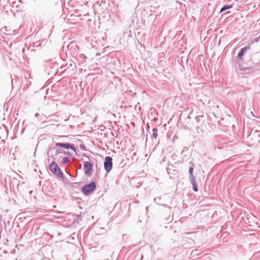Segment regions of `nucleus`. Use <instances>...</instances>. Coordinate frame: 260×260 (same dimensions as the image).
I'll list each match as a JSON object with an SVG mask.
<instances>
[{
	"instance_id": "obj_1",
	"label": "nucleus",
	"mask_w": 260,
	"mask_h": 260,
	"mask_svg": "<svg viewBox=\"0 0 260 260\" xmlns=\"http://www.w3.org/2000/svg\"><path fill=\"white\" fill-rule=\"evenodd\" d=\"M59 65L52 61H48L45 64V72L52 77L56 75L58 72Z\"/></svg>"
},
{
	"instance_id": "obj_2",
	"label": "nucleus",
	"mask_w": 260,
	"mask_h": 260,
	"mask_svg": "<svg viewBox=\"0 0 260 260\" xmlns=\"http://www.w3.org/2000/svg\"><path fill=\"white\" fill-rule=\"evenodd\" d=\"M51 154V157L54 159V156H56L58 154L62 153L64 155H68L71 156L72 155L70 152L63 151L61 147H56L55 145V146L51 148L50 151H49L47 153V154L49 155V154Z\"/></svg>"
},
{
	"instance_id": "obj_3",
	"label": "nucleus",
	"mask_w": 260,
	"mask_h": 260,
	"mask_svg": "<svg viewBox=\"0 0 260 260\" xmlns=\"http://www.w3.org/2000/svg\"><path fill=\"white\" fill-rule=\"evenodd\" d=\"M49 168L50 171L57 177L60 178L63 177V172L54 161L49 165Z\"/></svg>"
},
{
	"instance_id": "obj_4",
	"label": "nucleus",
	"mask_w": 260,
	"mask_h": 260,
	"mask_svg": "<svg viewBox=\"0 0 260 260\" xmlns=\"http://www.w3.org/2000/svg\"><path fill=\"white\" fill-rule=\"evenodd\" d=\"M96 186L95 182L92 181L89 183L84 185L81 189V191L84 195L87 196L95 189Z\"/></svg>"
},
{
	"instance_id": "obj_5",
	"label": "nucleus",
	"mask_w": 260,
	"mask_h": 260,
	"mask_svg": "<svg viewBox=\"0 0 260 260\" xmlns=\"http://www.w3.org/2000/svg\"><path fill=\"white\" fill-rule=\"evenodd\" d=\"M104 167L107 173L110 172L112 169V158L111 156H106L104 162Z\"/></svg>"
},
{
	"instance_id": "obj_6",
	"label": "nucleus",
	"mask_w": 260,
	"mask_h": 260,
	"mask_svg": "<svg viewBox=\"0 0 260 260\" xmlns=\"http://www.w3.org/2000/svg\"><path fill=\"white\" fill-rule=\"evenodd\" d=\"M56 147H60L62 148L66 149L67 150L71 149L74 151L75 153H76V149L75 148V145L73 144L70 143H56L55 144Z\"/></svg>"
},
{
	"instance_id": "obj_7",
	"label": "nucleus",
	"mask_w": 260,
	"mask_h": 260,
	"mask_svg": "<svg viewBox=\"0 0 260 260\" xmlns=\"http://www.w3.org/2000/svg\"><path fill=\"white\" fill-rule=\"evenodd\" d=\"M93 168V165L90 161H85L84 164L83 169L84 173L87 176H90L91 170Z\"/></svg>"
},
{
	"instance_id": "obj_8",
	"label": "nucleus",
	"mask_w": 260,
	"mask_h": 260,
	"mask_svg": "<svg viewBox=\"0 0 260 260\" xmlns=\"http://www.w3.org/2000/svg\"><path fill=\"white\" fill-rule=\"evenodd\" d=\"M68 50L73 54V55H76L77 53V47L75 43H70L67 46Z\"/></svg>"
},
{
	"instance_id": "obj_9",
	"label": "nucleus",
	"mask_w": 260,
	"mask_h": 260,
	"mask_svg": "<svg viewBox=\"0 0 260 260\" xmlns=\"http://www.w3.org/2000/svg\"><path fill=\"white\" fill-rule=\"evenodd\" d=\"M249 48V47H245L241 49L239 52L238 54V57H239L240 58H241L245 54V52Z\"/></svg>"
},
{
	"instance_id": "obj_10",
	"label": "nucleus",
	"mask_w": 260,
	"mask_h": 260,
	"mask_svg": "<svg viewBox=\"0 0 260 260\" xmlns=\"http://www.w3.org/2000/svg\"><path fill=\"white\" fill-rule=\"evenodd\" d=\"M86 58L85 55L83 54H80L77 56V59L80 63H83Z\"/></svg>"
},
{
	"instance_id": "obj_11",
	"label": "nucleus",
	"mask_w": 260,
	"mask_h": 260,
	"mask_svg": "<svg viewBox=\"0 0 260 260\" xmlns=\"http://www.w3.org/2000/svg\"><path fill=\"white\" fill-rule=\"evenodd\" d=\"M157 132H158V129L154 127L152 129V137L154 139H156L157 138V136H158Z\"/></svg>"
},
{
	"instance_id": "obj_12",
	"label": "nucleus",
	"mask_w": 260,
	"mask_h": 260,
	"mask_svg": "<svg viewBox=\"0 0 260 260\" xmlns=\"http://www.w3.org/2000/svg\"><path fill=\"white\" fill-rule=\"evenodd\" d=\"M232 7H233V5H224V6H223L221 8V9H220V12H222L223 11H224L225 10H229V9L232 8Z\"/></svg>"
},
{
	"instance_id": "obj_13",
	"label": "nucleus",
	"mask_w": 260,
	"mask_h": 260,
	"mask_svg": "<svg viewBox=\"0 0 260 260\" xmlns=\"http://www.w3.org/2000/svg\"><path fill=\"white\" fill-rule=\"evenodd\" d=\"M70 160V157L69 156H65L64 157L62 160H61V163L63 165H66L68 163V162Z\"/></svg>"
},
{
	"instance_id": "obj_14",
	"label": "nucleus",
	"mask_w": 260,
	"mask_h": 260,
	"mask_svg": "<svg viewBox=\"0 0 260 260\" xmlns=\"http://www.w3.org/2000/svg\"><path fill=\"white\" fill-rule=\"evenodd\" d=\"M189 180L190 183L196 182V177L193 174L189 175Z\"/></svg>"
},
{
	"instance_id": "obj_15",
	"label": "nucleus",
	"mask_w": 260,
	"mask_h": 260,
	"mask_svg": "<svg viewBox=\"0 0 260 260\" xmlns=\"http://www.w3.org/2000/svg\"><path fill=\"white\" fill-rule=\"evenodd\" d=\"M67 66H68V63H66V64L65 66L61 65L59 68L60 72H63L66 71L68 69L67 68Z\"/></svg>"
},
{
	"instance_id": "obj_16",
	"label": "nucleus",
	"mask_w": 260,
	"mask_h": 260,
	"mask_svg": "<svg viewBox=\"0 0 260 260\" xmlns=\"http://www.w3.org/2000/svg\"><path fill=\"white\" fill-rule=\"evenodd\" d=\"M192 185V189L194 191L197 192L198 191V188L196 182L191 183Z\"/></svg>"
},
{
	"instance_id": "obj_17",
	"label": "nucleus",
	"mask_w": 260,
	"mask_h": 260,
	"mask_svg": "<svg viewBox=\"0 0 260 260\" xmlns=\"http://www.w3.org/2000/svg\"><path fill=\"white\" fill-rule=\"evenodd\" d=\"M193 166V165L192 164V166L190 167L189 168V175L193 174V169H194Z\"/></svg>"
},
{
	"instance_id": "obj_18",
	"label": "nucleus",
	"mask_w": 260,
	"mask_h": 260,
	"mask_svg": "<svg viewBox=\"0 0 260 260\" xmlns=\"http://www.w3.org/2000/svg\"><path fill=\"white\" fill-rule=\"evenodd\" d=\"M81 216L80 215H77L76 218L75 219V221L78 222L79 220H81Z\"/></svg>"
},
{
	"instance_id": "obj_19",
	"label": "nucleus",
	"mask_w": 260,
	"mask_h": 260,
	"mask_svg": "<svg viewBox=\"0 0 260 260\" xmlns=\"http://www.w3.org/2000/svg\"><path fill=\"white\" fill-rule=\"evenodd\" d=\"M160 197H158V198H155L154 199V202L156 203H157L158 204H159L158 203V202L160 200Z\"/></svg>"
},
{
	"instance_id": "obj_20",
	"label": "nucleus",
	"mask_w": 260,
	"mask_h": 260,
	"mask_svg": "<svg viewBox=\"0 0 260 260\" xmlns=\"http://www.w3.org/2000/svg\"><path fill=\"white\" fill-rule=\"evenodd\" d=\"M80 148L82 149V150H86V148H85V146H84V145L83 144H80Z\"/></svg>"
},
{
	"instance_id": "obj_21",
	"label": "nucleus",
	"mask_w": 260,
	"mask_h": 260,
	"mask_svg": "<svg viewBox=\"0 0 260 260\" xmlns=\"http://www.w3.org/2000/svg\"><path fill=\"white\" fill-rule=\"evenodd\" d=\"M197 250L195 249L192 251L191 254H193V255H197Z\"/></svg>"
},
{
	"instance_id": "obj_22",
	"label": "nucleus",
	"mask_w": 260,
	"mask_h": 260,
	"mask_svg": "<svg viewBox=\"0 0 260 260\" xmlns=\"http://www.w3.org/2000/svg\"><path fill=\"white\" fill-rule=\"evenodd\" d=\"M70 66H72L71 63L69 65L68 64V66H67V69L69 68Z\"/></svg>"
},
{
	"instance_id": "obj_23",
	"label": "nucleus",
	"mask_w": 260,
	"mask_h": 260,
	"mask_svg": "<svg viewBox=\"0 0 260 260\" xmlns=\"http://www.w3.org/2000/svg\"><path fill=\"white\" fill-rule=\"evenodd\" d=\"M38 115H39V113H36V114H35V116H36V117H37L38 116Z\"/></svg>"
},
{
	"instance_id": "obj_24",
	"label": "nucleus",
	"mask_w": 260,
	"mask_h": 260,
	"mask_svg": "<svg viewBox=\"0 0 260 260\" xmlns=\"http://www.w3.org/2000/svg\"><path fill=\"white\" fill-rule=\"evenodd\" d=\"M160 205L162 206H164L165 207H167V205H164V204H160Z\"/></svg>"
},
{
	"instance_id": "obj_25",
	"label": "nucleus",
	"mask_w": 260,
	"mask_h": 260,
	"mask_svg": "<svg viewBox=\"0 0 260 260\" xmlns=\"http://www.w3.org/2000/svg\"><path fill=\"white\" fill-rule=\"evenodd\" d=\"M13 79H12V85L13 86Z\"/></svg>"
},
{
	"instance_id": "obj_26",
	"label": "nucleus",
	"mask_w": 260,
	"mask_h": 260,
	"mask_svg": "<svg viewBox=\"0 0 260 260\" xmlns=\"http://www.w3.org/2000/svg\"><path fill=\"white\" fill-rule=\"evenodd\" d=\"M251 114H252V115L253 117H255V116L254 115V114H253V112H251Z\"/></svg>"
},
{
	"instance_id": "obj_27",
	"label": "nucleus",
	"mask_w": 260,
	"mask_h": 260,
	"mask_svg": "<svg viewBox=\"0 0 260 260\" xmlns=\"http://www.w3.org/2000/svg\"><path fill=\"white\" fill-rule=\"evenodd\" d=\"M143 257V255H142L141 257V259H142V258Z\"/></svg>"
},
{
	"instance_id": "obj_28",
	"label": "nucleus",
	"mask_w": 260,
	"mask_h": 260,
	"mask_svg": "<svg viewBox=\"0 0 260 260\" xmlns=\"http://www.w3.org/2000/svg\"><path fill=\"white\" fill-rule=\"evenodd\" d=\"M258 38H259V39H260V35L259 36Z\"/></svg>"
}]
</instances>
